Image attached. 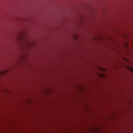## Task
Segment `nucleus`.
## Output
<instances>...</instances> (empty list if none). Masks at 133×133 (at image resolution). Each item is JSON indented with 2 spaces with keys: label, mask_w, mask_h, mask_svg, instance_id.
Returning a JSON list of instances; mask_svg holds the SVG:
<instances>
[{
  "label": "nucleus",
  "mask_w": 133,
  "mask_h": 133,
  "mask_svg": "<svg viewBox=\"0 0 133 133\" xmlns=\"http://www.w3.org/2000/svg\"><path fill=\"white\" fill-rule=\"evenodd\" d=\"M129 70H130L132 72H133V69H132V68H131V67H129Z\"/></svg>",
  "instance_id": "obj_1"
}]
</instances>
